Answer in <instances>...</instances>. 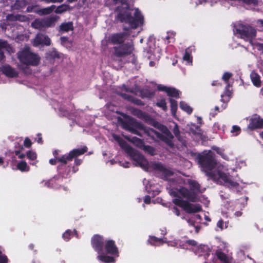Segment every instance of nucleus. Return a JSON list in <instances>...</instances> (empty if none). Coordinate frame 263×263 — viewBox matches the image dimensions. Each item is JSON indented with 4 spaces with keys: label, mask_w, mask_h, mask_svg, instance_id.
<instances>
[{
    "label": "nucleus",
    "mask_w": 263,
    "mask_h": 263,
    "mask_svg": "<svg viewBox=\"0 0 263 263\" xmlns=\"http://www.w3.org/2000/svg\"><path fill=\"white\" fill-rule=\"evenodd\" d=\"M199 163L201 171L210 179L231 189L237 188L238 183L232 180L224 166L216 162L212 151H204L199 158Z\"/></svg>",
    "instance_id": "obj_1"
},
{
    "label": "nucleus",
    "mask_w": 263,
    "mask_h": 263,
    "mask_svg": "<svg viewBox=\"0 0 263 263\" xmlns=\"http://www.w3.org/2000/svg\"><path fill=\"white\" fill-rule=\"evenodd\" d=\"M184 184H188L191 192L183 187L173 189L170 191L171 196L174 197L173 202L177 205L181 207L184 211L189 213H196L201 210L199 204L189 203L186 199L190 201H196L198 200L197 194L202 192L200 185L195 180L186 179L183 180Z\"/></svg>",
    "instance_id": "obj_2"
},
{
    "label": "nucleus",
    "mask_w": 263,
    "mask_h": 263,
    "mask_svg": "<svg viewBox=\"0 0 263 263\" xmlns=\"http://www.w3.org/2000/svg\"><path fill=\"white\" fill-rule=\"evenodd\" d=\"M112 137L130 156L136 166H138L146 171L158 172L162 176V177L165 179H168L170 176H173L172 171L164 167L162 164L154 162L149 163L142 155L128 146L119 136L113 134Z\"/></svg>",
    "instance_id": "obj_3"
},
{
    "label": "nucleus",
    "mask_w": 263,
    "mask_h": 263,
    "mask_svg": "<svg viewBox=\"0 0 263 263\" xmlns=\"http://www.w3.org/2000/svg\"><path fill=\"white\" fill-rule=\"evenodd\" d=\"M91 245L94 250L98 252L97 258L103 263L114 262V256H118L117 248L112 240H106L104 244L101 236L95 235L92 238Z\"/></svg>",
    "instance_id": "obj_4"
},
{
    "label": "nucleus",
    "mask_w": 263,
    "mask_h": 263,
    "mask_svg": "<svg viewBox=\"0 0 263 263\" xmlns=\"http://www.w3.org/2000/svg\"><path fill=\"white\" fill-rule=\"evenodd\" d=\"M118 5L116 11L118 17L121 22L128 23L133 28L143 25V17L137 8L129 9L127 0H114Z\"/></svg>",
    "instance_id": "obj_5"
},
{
    "label": "nucleus",
    "mask_w": 263,
    "mask_h": 263,
    "mask_svg": "<svg viewBox=\"0 0 263 263\" xmlns=\"http://www.w3.org/2000/svg\"><path fill=\"white\" fill-rule=\"evenodd\" d=\"M234 32L238 37L246 41H248L251 45L254 46V48L263 53V44H254L253 43V39L256 36V31L252 27L238 24L236 26Z\"/></svg>",
    "instance_id": "obj_6"
},
{
    "label": "nucleus",
    "mask_w": 263,
    "mask_h": 263,
    "mask_svg": "<svg viewBox=\"0 0 263 263\" xmlns=\"http://www.w3.org/2000/svg\"><path fill=\"white\" fill-rule=\"evenodd\" d=\"M87 151V147L84 146L82 148L74 149L71 151L68 154L63 155L60 157H57L58 151H54L53 153L55 157V159H51L49 160V163L51 165H54L58 161L62 164H66L68 161L72 160V159L77 156L83 154Z\"/></svg>",
    "instance_id": "obj_7"
},
{
    "label": "nucleus",
    "mask_w": 263,
    "mask_h": 263,
    "mask_svg": "<svg viewBox=\"0 0 263 263\" xmlns=\"http://www.w3.org/2000/svg\"><path fill=\"white\" fill-rule=\"evenodd\" d=\"M18 58L20 62L27 65H36L39 63L40 59L38 56L31 52L28 47H26L23 50L17 53Z\"/></svg>",
    "instance_id": "obj_8"
},
{
    "label": "nucleus",
    "mask_w": 263,
    "mask_h": 263,
    "mask_svg": "<svg viewBox=\"0 0 263 263\" xmlns=\"http://www.w3.org/2000/svg\"><path fill=\"white\" fill-rule=\"evenodd\" d=\"M134 125L135 128L133 127H128L127 128L131 133L140 136H141L143 134H145L153 139H156V138L161 139V135L159 132L152 128H147L138 122H135Z\"/></svg>",
    "instance_id": "obj_9"
},
{
    "label": "nucleus",
    "mask_w": 263,
    "mask_h": 263,
    "mask_svg": "<svg viewBox=\"0 0 263 263\" xmlns=\"http://www.w3.org/2000/svg\"><path fill=\"white\" fill-rule=\"evenodd\" d=\"M55 16L48 17L43 19H36L31 24V26L35 28L42 30L44 28L51 27L56 21Z\"/></svg>",
    "instance_id": "obj_10"
},
{
    "label": "nucleus",
    "mask_w": 263,
    "mask_h": 263,
    "mask_svg": "<svg viewBox=\"0 0 263 263\" xmlns=\"http://www.w3.org/2000/svg\"><path fill=\"white\" fill-rule=\"evenodd\" d=\"M144 55L152 61L149 62L151 66H154L161 56L160 49L158 48H155L153 51L151 49L145 51Z\"/></svg>",
    "instance_id": "obj_11"
},
{
    "label": "nucleus",
    "mask_w": 263,
    "mask_h": 263,
    "mask_svg": "<svg viewBox=\"0 0 263 263\" xmlns=\"http://www.w3.org/2000/svg\"><path fill=\"white\" fill-rule=\"evenodd\" d=\"M125 138L130 140L128 137L126 136ZM130 141L137 147L144 150L145 152L153 155L155 154V149L151 146L148 145H145L143 142L140 139L137 137H133Z\"/></svg>",
    "instance_id": "obj_12"
},
{
    "label": "nucleus",
    "mask_w": 263,
    "mask_h": 263,
    "mask_svg": "<svg viewBox=\"0 0 263 263\" xmlns=\"http://www.w3.org/2000/svg\"><path fill=\"white\" fill-rule=\"evenodd\" d=\"M232 74L231 73L226 72L224 73V74H223V76L222 77V79L227 84V86L226 88L225 92L223 94L221 95V100L223 103L227 102L229 100V99L231 97V92L228 89V88L230 87V84L228 82V81L232 77Z\"/></svg>",
    "instance_id": "obj_13"
},
{
    "label": "nucleus",
    "mask_w": 263,
    "mask_h": 263,
    "mask_svg": "<svg viewBox=\"0 0 263 263\" xmlns=\"http://www.w3.org/2000/svg\"><path fill=\"white\" fill-rule=\"evenodd\" d=\"M148 242L154 246L161 245L164 243H167L168 246L172 247L177 246L178 245V241L177 240H174L173 241H168L166 238H164V239H159L155 236H149Z\"/></svg>",
    "instance_id": "obj_14"
},
{
    "label": "nucleus",
    "mask_w": 263,
    "mask_h": 263,
    "mask_svg": "<svg viewBox=\"0 0 263 263\" xmlns=\"http://www.w3.org/2000/svg\"><path fill=\"white\" fill-rule=\"evenodd\" d=\"M50 40L49 37L43 34H37L32 42L34 46L40 45L49 46L50 45Z\"/></svg>",
    "instance_id": "obj_15"
},
{
    "label": "nucleus",
    "mask_w": 263,
    "mask_h": 263,
    "mask_svg": "<svg viewBox=\"0 0 263 263\" xmlns=\"http://www.w3.org/2000/svg\"><path fill=\"white\" fill-rule=\"evenodd\" d=\"M134 49L133 44L129 43L120 46L115 48V52L118 55H124L130 54Z\"/></svg>",
    "instance_id": "obj_16"
},
{
    "label": "nucleus",
    "mask_w": 263,
    "mask_h": 263,
    "mask_svg": "<svg viewBox=\"0 0 263 263\" xmlns=\"http://www.w3.org/2000/svg\"><path fill=\"white\" fill-rule=\"evenodd\" d=\"M263 127V119H261L259 116L255 115L253 116L250 120V123L248 125V128L251 129L261 128Z\"/></svg>",
    "instance_id": "obj_17"
},
{
    "label": "nucleus",
    "mask_w": 263,
    "mask_h": 263,
    "mask_svg": "<svg viewBox=\"0 0 263 263\" xmlns=\"http://www.w3.org/2000/svg\"><path fill=\"white\" fill-rule=\"evenodd\" d=\"M158 90L165 91L167 95L173 97H179L180 92L176 89L172 87H168L164 85L159 84L157 86Z\"/></svg>",
    "instance_id": "obj_18"
},
{
    "label": "nucleus",
    "mask_w": 263,
    "mask_h": 263,
    "mask_svg": "<svg viewBox=\"0 0 263 263\" xmlns=\"http://www.w3.org/2000/svg\"><path fill=\"white\" fill-rule=\"evenodd\" d=\"M187 243L194 247L193 250L199 255H202V251H205L208 249V247L206 246L201 245H200L199 246L197 245V242L193 240H189L187 241Z\"/></svg>",
    "instance_id": "obj_19"
},
{
    "label": "nucleus",
    "mask_w": 263,
    "mask_h": 263,
    "mask_svg": "<svg viewBox=\"0 0 263 263\" xmlns=\"http://www.w3.org/2000/svg\"><path fill=\"white\" fill-rule=\"evenodd\" d=\"M5 51H7L9 52H13L12 47L6 42L0 40V61L4 59Z\"/></svg>",
    "instance_id": "obj_20"
},
{
    "label": "nucleus",
    "mask_w": 263,
    "mask_h": 263,
    "mask_svg": "<svg viewBox=\"0 0 263 263\" xmlns=\"http://www.w3.org/2000/svg\"><path fill=\"white\" fill-rule=\"evenodd\" d=\"M2 71L7 77L10 78H14L17 76L18 73L15 69L11 68L9 65H5L2 67Z\"/></svg>",
    "instance_id": "obj_21"
},
{
    "label": "nucleus",
    "mask_w": 263,
    "mask_h": 263,
    "mask_svg": "<svg viewBox=\"0 0 263 263\" xmlns=\"http://www.w3.org/2000/svg\"><path fill=\"white\" fill-rule=\"evenodd\" d=\"M7 20L8 21H19L21 22H25L28 20V17L25 15H22L20 14L17 15H8L7 16Z\"/></svg>",
    "instance_id": "obj_22"
},
{
    "label": "nucleus",
    "mask_w": 263,
    "mask_h": 263,
    "mask_svg": "<svg viewBox=\"0 0 263 263\" xmlns=\"http://www.w3.org/2000/svg\"><path fill=\"white\" fill-rule=\"evenodd\" d=\"M228 211L226 212V214L228 215V216L232 217L234 216L235 217H239L241 215V212L240 211H236L234 212L235 209L233 205H229L227 208Z\"/></svg>",
    "instance_id": "obj_23"
},
{
    "label": "nucleus",
    "mask_w": 263,
    "mask_h": 263,
    "mask_svg": "<svg viewBox=\"0 0 263 263\" xmlns=\"http://www.w3.org/2000/svg\"><path fill=\"white\" fill-rule=\"evenodd\" d=\"M251 81L254 86L256 87H260L261 86V81L260 80V76L255 72H252L250 74Z\"/></svg>",
    "instance_id": "obj_24"
},
{
    "label": "nucleus",
    "mask_w": 263,
    "mask_h": 263,
    "mask_svg": "<svg viewBox=\"0 0 263 263\" xmlns=\"http://www.w3.org/2000/svg\"><path fill=\"white\" fill-rule=\"evenodd\" d=\"M124 40V35L120 33L114 34L111 37V41L114 44H120Z\"/></svg>",
    "instance_id": "obj_25"
},
{
    "label": "nucleus",
    "mask_w": 263,
    "mask_h": 263,
    "mask_svg": "<svg viewBox=\"0 0 263 263\" xmlns=\"http://www.w3.org/2000/svg\"><path fill=\"white\" fill-rule=\"evenodd\" d=\"M217 256L223 263H230V258L226 256L223 253L220 251H217L216 253Z\"/></svg>",
    "instance_id": "obj_26"
},
{
    "label": "nucleus",
    "mask_w": 263,
    "mask_h": 263,
    "mask_svg": "<svg viewBox=\"0 0 263 263\" xmlns=\"http://www.w3.org/2000/svg\"><path fill=\"white\" fill-rule=\"evenodd\" d=\"M55 8V6L54 5H52L49 7H47L40 10H37V13L40 15L49 14L54 10Z\"/></svg>",
    "instance_id": "obj_27"
},
{
    "label": "nucleus",
    "mask_w": 263,
    "mask_h": 263,
    "mask_svg": "<svg viewBox=\"0 0 263 263\" xmlns=\"http://www.w3.org/2000/svg\"><path fill=\"white\" fill-rule=\"evenodd\" d=\"M17 167L21 172H28L29 171V166L24 161H22L19 162L17 165Z\"/></svg>",
    "instance_id": "obj_28"
},
{
    "label": "nucleus",
    "mask_w": 263,
    "mask_h": 263,
    "mask_svg": "<svg viewBox=\"0 0 263 263\" xmlns=\"http://www.w3.org/2000/svg\"><path fill=\"white\" fill-rule=\"evenodd\" d=\"M180 107L181 109L189 114L193 111V109L186 103L183 101H181L180 103Z\"/></svg>",
    "instance_id": "obj_29"
},
{
    "label": "nucleus",
    "mask_w": 263,
    "mask_h": 263,
    "mask_svg": "<svg viewBox=\"0 0 263 263\" xmlns=\"http://www.w3.org/2000/svg\"><path fill=\"white\" fill-rule=\"evenodd\" d=\"M69 9L70 7L68 5L63 4L56 8L55 12L56 13H62L64 12L69 10Z\"/></svg>",
    "instance_id": "obj_30"
},
{
    "label": "nucleus",
    "mask_w": 263,
    "mask_h": 263,
    "mask_svg": "<svg viewBox=\"0 0 263 263\" xmlns=\"http://www.w3.org/2000/svg\"><path fill=\"white\" fill-rule=\"evenodd\" d=\"M183 61L185 62V64L190 65L192 63V58L187 50H185V53L183 57Z\"/></svg>",
    "instance_id": "obj_31"
},
{
    "label": "nucleus",
    "mask_w": 263,
    "mask_h": 263,
    "mask_svg": "<svg viewBox=\"0 0 263 263\" xmlns=\"http://www.w3.org/2000/svg\"><path fill=\"white\" fill-rule=\"evenodd\" d=\"M212 149L215 151L217 154L220 155L223 159L225 160H229V157L224 154L223 149L216 146H213Z\"/></svg>",
    "instance_id": "obj_32"
},
{
    "label": "nucleus",
    "mask_w": 263,
    "mask_h": 263,
    "mask_svg": "<svg viewBox=\"0 0 263 263\" xmlns=\"http://www.w3.org/2000/svg\"><path fill=\"white\" fill-rule=\"evenodd\" d=\"M170 102L172 114L173 116H175L176 115V110L177 109V101L173 99H171Z\"/></svg>",
    "instance_id": "obj_33"
},
{
    "label": "nucleus",
    "mask_w": 263,
    "mask_h": 263,
    "mask_svg": "<svg viewBox=\"0 0 263 263\" xmlns=\"http://www.w3.org/2000/svg\"><path fill=\"white\" fill-rule=\"evenodd\" d=\"M72 28V24L71 23H63L61 25V30L64 31H68L71 30Z\"/></svg>",
    "instance_id": "obj_34"
},
{
    "label": "nucleus",
    "mask_w": 263,
    "mask_h": 263,
    "mask_svg": "<svg viewBox=\"0 0 263 263\" xmlns=\"http://www.w3.org/2000/svg\"><path fill=\"white\" fill-rule=\"evenodd\" d=\"M153 125L154 127L157 128L158 129H159V130L162 131L163 133L167 134L168 130L166 128V127H165L164 126L159 124V123L156 122H154Z\"/></svg>",
    "instance_id": "obj_35"
},
{
    "label": "nucleus",
    "mask_w": 263,
    "mask_h": 263,
    "mask_svg": "<svg viewBox=\"0 0 263 263\" xmlns=\"http://www.w3.org/2000/svg\"><path fill=\"white\" fill-rule=\"evenodd\" d=\"M156 105L161 108L163 110L165 111L167 109L166 103L165 99H161L158 100Z\"/></svg>",
    "instance_id": "obj_36"
},
{
    "label": "nucleus",
    "mask_w": 263,
    "mask_h": 263,
    "mask_svg": "<svg viewBox=\"0 0 263 263\" xmlns=\"http://www.w3.org/2000/svg\"><path fill=\"white\" fill-rule=\"evenodd\" d=\"M240 132L241 129L240 127L237 125H233L232 126V129L231 130V133L234 136H236L238 135L240 133Z\"/></svg>",
    "instance_id": "obj_37"
},
{
    "label": "nucleus",
    "mask_w": 263,
    "mask_h": 263,
    "mask_svg": "<svg viewBox=\"0 0 263 263\" xmlns=\"http://www.w3.org/2000/svg\"><path fill=\"white\" fill-rule=\"evenodd\" d=\"M26 5L25 2L24 0L17 1L13 6L14 9H19L24 7Z\"/></svg>",
    "instance_id": "obj_38"
},
{
    "label": "nucleus",
    "mask_w": 263,
    "mask_h": 263,
    "mask_svg": "<svg viewBox=\"0 0 263 263\" xmlns=\"http://www.w3.org/2000/svg\"><path fill=\"white\" fill-rule=\"evenodd\" d=\"M27 157L30 160H35L37 158V155L35 152L32 151H29L27 152Z\"/></svg>",
    "instance_id": "obj_39"
},
{
    "label": "nucleus",
    "mask_w": 263,
    "mask_h": 263,
    "mask_svg": "<svg viewBox=\"0 0 263 263\" xmlns=\"http://www.w3.org/2000/svg\"><path fill=\"white\" fill-rule=\"evenodd\" d=\"M74 233H75L74 231H71V230H67L63 234V239L66 241L69 240L70 238V236H72Z\"/></svg>",
    "instance_id": "obj_40"
},
{
    "label": "nucleus",
    "mask_w": 263,
    "mask_h": 263,
    "mask_svg": "<svg viewBox=\"0 0 263 263\" xmlns=\"http://www.w3.org/2000/svg\"><path fill=\"white\" fill-rule=\"evenodd\" d=\"M217 226L220 230H222L223 228H227L228 227L227 223L223 222L222 220H220L217 222Z\"/></svg>",
    "instance_id": "obj_41"
},
{
    "label": "nucleus",
    "mask_w": 263,
    "mask_h": 263,
    "mask_svg": "<svg viewBox=\"0 0 263 263\" xmlns=\"http://www.w3.org/2000/svg\"><path fill=\"white\" fill-rule=\"evenodd\" d=\"M8 259L6 256L2 254L0 251V263H7Z\"/></svg>",
    "instance_id": "obj_42"
},
{
    "label": "nucleus",
    "mask_w": 263,
    "mask_h": 263,
    "mask_svg": "<svg viewBox=\"0 0 263 263\" xmlns=\"http://www.w3.org/2000/svg\"><path fill=\"white\" fill-rule=\"evenodd\" d=\"M148 183H149V181L148 180L144 179L143 180V183H144V185H145V189H146V190L148 193H150L151 192H154V190L153 189H151V187L149 188L148 186H147V184H148Z\"/></svg>",
    "instance_id": "obj_43"
},
{
    "label": "nucleus",
    "mask_w": 263,
    "mask_h": 263,
    "mask_svg": "<svg viewBox=\"0 0 263 263\" xmlns=\"http://www.w3.org/2000/svg\"><path fill=\"white\" fill-rule=\"evenodd\" d=\"M175 32L173 31H170L167 32V35L166 36V40H169L170 39H173L175 35Z\"/></svg>",
    "instance_id": "obj_44"
},
{
    "label": "nucleus",
    "mask_w": 263,
    "mask_h": 263,
    "mask_svg": "<svg viewBox=\"0 0 263 263\" xmlns=\"http://www.w3.org/2000/svg\"><path fill=\"white\" fill-rule=\"evenodd\" d=\"M142 97H147V98H151L152 96H154V92H143L142 93Z\"/></svg>",
    "instance_id": "obj_45"
},
{
    "label": "nucleus",
    "mask_w": 263,
    "mask_h": 263,
    "mask_svg": "<svg viewBox=\"0 0 263 263\" xmlns=\"http://www.w3.org/2000/svg\"><path fill=\"white\" fill-rule=\"evenodd\" d=\"M24 145L25 147H29L31 145V142L28 138H26L24 140Z\"/></svg>",
    "instance_id": "obj_46"
},
{
    "label": "nucleus",
    "mask_w": 263,
    "mask_h": 263,
    "mask_svg": "<svg viewBox=\"0 0 263 263\" xmlns=\"http://www.w3.org/2000/svg\"><path fill=\"white\" fill-rule=\"evenodd\" d=\"M227 107V105L226 103H223L221 107V108H219V107L218 106H215V110L217 111L218 112H219L223 109H224Z\"/></svg>",
    "instance_id": "obj_47"
},
{
    "label": "nucleus",
    "mask_w": 263,
    "mask_h": 263,
    "mask_svg": "<svg viewBox=\"0 0 263 263\" xmlns=\"http://www.w3.org/2000/svg\"><path fill=\"white\" fill-rule=\"evenodd\" d=\"M61 40L62 43L63 44V45L64 46H65L66 47H70V46H68L67 45V43H68L69 42L67 41V39L66 37H62L61 38Z\"/></svg>",
    "instance_id": "obj_48"
},
{
    "label": "nucleus",
    "mask_w": 263,
    "mask_h": 263,
    "mask_svg": "<svg viewBox=\"0 0 263 263\" xmlns=\"http://www.w3.org/2000/svg\"><path fill=\"white\" fill-rule=\"evenodd\" d=\"M27 12H34L37 13V10L35 8V7H33V6L28 7L27 9Z\"/></svg>",
    "instance_id": "obj_49"
},
{
    "label": "nucleus",
    "mask_w": 263,
    "mask_h": 263,
    "mask_svg": "<svg viewBox=\"0 0 263 263\" xmlns=\"http://www.w3.org/2000/svg\"><path fill=\"white\" fill-rule=\"evenodd\" d=\"M256 26L258 27H263V20H258L256 21Z\"/></svg>",
    "instance_id": "obj_50"
},
{
    "label": "nucleus",
    "mask_w": 263,
    "mask_h": 263,
    "mask_svg": "<svg viewBox=\"0 0 263 263\" xmlns=\"http://www.w3.org/2000/svg\"><path fill=\"white\" fill-rule=\"evenodd\" d=\"M144 201L145 203L149 204L151 202V198L149 196H146L144 198Z\"/></svg>",
    "instance_id": "obj_51"
},
{
    "label": "nucleus",
    "mask_w": 263,
    "mask_h": 263,
    "mask_svg": "<svg viewBox=\"0 0 263 263\" xmlns=\"http://www.w3.org/2000/svg\"><path fill=\"white\" fill-rule=\"evenodd\" d=\"M137 115L139 117L146 119V115L141 111H138Z\"/></svg>",
    "instance_id": "obj_52"
},
{
    "label": "nucleus",
    "mask_w": 263,
    "mask_h": 263,
    "mask_svg": "<svg viewBox=\"0 0 263 263\" xmlns=\"http://www.w3.org/2000/svg\"><path fill=\"white\" fill-rule=\"evenodd\" d=\"M173 212L174 214H175L177 216H179L180 213L179 210L176 208L174 207L173 209Z\"/></svg>",
    "instance_id": "obj_53"
},
{
    "label": "nucleus",
    "mask_w": 263,
    "mask_h": 263,
    "mask_svg": "<svg viewBox=\"0 0 263 263\" xmlns=\"http://www.w3.org/2000/svg\"><path fill=\"white\" fill-rule=\"evenodd\" d=\"M123 89L126 92H135V91H134L132 89H130L127 88L125 86H123Z\"/></svg>",
    "instance_id": "obj_54"
},
{
    "label": "nucleus",
    "mask_w": 263,
    "mask_h": 263,
    "mask_svg": "<svg viewBox=\"0 0 263 263\" xmlns=\"http://www.w3.org/2000/svg\"><path fill=\"white\" fill-rule=\"evenodd\" d=\"M197 131L195 133V134H197L198 135H200V138L201 139H203V135L201 133V130L200 129H199L198 128H197Z\"/></svg>",
    "instance_id": "obj_55"
},
{
    "label": "nucleus",
    "mask_w": 263,
    "mask_h": 263,
    "mask_svg": "<svg viewBox=\"0 0 263 263\" xmlns=\"http://www.w3.org/2000/svg\"><path fill=\"white\" fill-rule=\"evenodd\" d=\"M120 165H121L124 167H129V163L127 162H125L123 163H122L120 162Z\"/></svg>",
    "instance_id": "obj_56"
},
{
    "label": "nucleus",
    "mask_w": 263,
    "mask_h": 263,
    "mask_svg": "<svg viewBox=\"0 0 263 263\" xmlns=\"http://www.w3.org/2000/svg\"><path fill=\"white\" fill-rule=\"evenodd\" d=\"M52 182V180H51V181H46V182L43 181L42 183H44V185L45 186H47L48 187H50V184H51Z\"/></svg>",
    "instance_id": "obj_57"
},
{
    "label": "nucleus",
    "mask_w": 263,
    "mask_h": 263,
    "mask_svg": "<svg viewBox=\"0 0 263 263\" xmlns=\"http://www.w3.org/2000/svg\"><path fill=\"white\" fill-rule=\"evenodd\" d=\"M37 136H38V138H37V142L39 143H42V137H41V135L39 134L37 135Z\"/></svg>",
    "instance_id": "obj_58"
},
{
    "label": "nucleus",
    "mask_w": 263,
    "mask_h": 263,
    "mask_svg": "<svg viewBox=\"0 0 263 263\" xmlns=\"http://www.w3.org/2000/svg\"><path fill=\"white\" fill-rule=\"evenodd\" d=\"M174 134L176 136H177L178 134V130L177 126H176V128L174 129Z\"/></svg>",
    "instance_id": "obj_59"
},
{
    "label": "nucleus",
    "mask_w": 263,
    "mask_h": 263,
    "mask_svg": "<svg viewBox=\"0 0 263 263\" xmlns=\"http://www.w3.org/2000/svg\"><path fill=\"white\" fill-rule=\"evenodd\" d=\"M81 162V160H80L77 159V160H75V163L77 165L80 164Z\"/></svg>",
    "instance_id": "obj_60"
},
{
    "label": "nucleus",
    "mask_w": 263,
    "mask_h": 263,
    "mask_svg": "<svg viewBox=\"0 0 263 263\" xmlns=\"http://www.w3.org/2000/svg\"><path fill=\"white\" fill-rule=\"evenodd\" d=\"M120 95H121L123 98H126V99L127 98V99H129V98L127 97L126 95H125V94H124V93H122V92H121V93H120Z\"/></svg>",
    "instance_id": "obj_61"
},
{
    "label": "nucleus",
    "mask_w": 263,
    "mask_h": 263,
    "mask_svg": "<svg viewBox=\"0 0 263 263\" xmlns=\"http://www.w3.org/2000/svg\"><path fill=\"white\" fill-rule=\"evenodd\" d=\"M4 163L3 158L0 157V166L2 165Z\"/></svg>",
    "instance_id": "obj_62"
},
{
    "label": "nucleus",
    "mask_w": 263,
    "mask_h": 263,
    "mask_svg": "<svg viewBox=\"0 0 263 263\" xmlns=\"http://www.w3.org/2000/svg\"><path fill=\"white\" fill-rule=\"evenodd\" d=\"M217 2V1L216 0H211L210 3H211V5H213L214 3H216Z\"/></svg>",
    "instance_id": "obj_63"
},
{
    "label": "nucleus",
    "mask_w": 263,
    "mask_h": 263,
    "mask_svg": "<svg viewBox=\"0 0 263 263\" xmlns=\"http://www.w3.org/2000/svg\"><path fill=\"white\" fill-rule=\"evenodd\" d=\"M25 155L24 154H20L19 156H18V157L20 158H24L25 157Z\"/></svg>",
    "instance_id": "obj_64"
}]
</instances>
